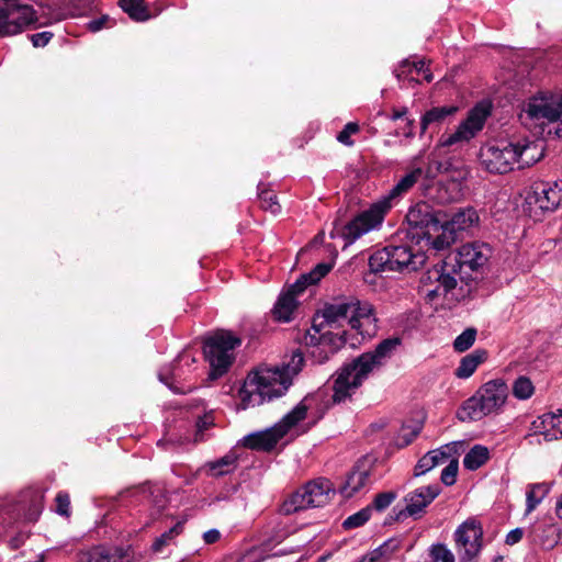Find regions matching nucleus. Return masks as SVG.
I'll use <instances>...</instances> for the list:
<instances>
[{"label":"nucleus","instance_id":"17","mask_svg":"<svg viewBox=\"0 0 562 562\" xmlns=\"http://www.w3.org/2000/svg\"><path fill=\"white\" fill-rule=\"evenodd\" d=\"M562 202V189L557 182L535 183L526 198L530 209H538L541 212H552Z\"/></svg>","mask_w":562,"mask_h":562},{"label":"nucleus","instance_id":"14","mask_svg":"<svg viewBox=\"0 0 562 562\" xmlns=\"http://www.w3.org/2000/svg\"><path fill=\"white\" fill-rule=\"evenodd\" d=\"M482 537V528L474 520H467L457 528L454 541L461 562H469L480 553Z\"/></svg>","mask_w":562,"mask_h":562},{"label":"nucleus","instance_id":"21","mask_svg":"<svg viewBox=\"0 0 562 562\" xmlns=\"http://www.w3.org/2000/svg\"><path fill=\"white\" fill-rule=\"evenodd\" d=\"M517 168H526L535 165L543 157V147L537 142H519L515 144Z\"/></svg>","mask_w":562,"mask_h":562},{"label":"nucleus","instance_id":"8","mask_svg":"<svg viewBox=\"0 0 562 562\" xmlns=\"http://www.w3.org/2000/svg\"><path fill=\"white\" fill-rule=\"evenodd\" d=\"M335 495V488L327 479L313 480L292 495H290L281 506V513L292 515L307 508L323 507L329 503Z\"/></svg>","mask_w":562,"mask_h":562},{"label":"nucleus","instance_id":"55","mask_svg":"<svg viewBox=\"0 0 562 562\" xmlns=\"http://www.w3.org/2000/svg\"><path fill=\"white\" fill-rule=\"evenodd\" d=\"M381 552L380 550H374L361 558L359 562H380Z\"/></svg>","mask_w":562,"mask_h":562},{"label":"nucleus","instance_id":"43","mask_svg":"<svg viewBox=\"0 0 562 562\" xmlns=\"http://www.w3.org/2000/svg\"><path fill=\"white\" fill-rule=\"evenodd\" d=\"M459 464L456 459H451L449 464L441 472V482L450 486L456 483Z\"/></svg>","mask_w":562,"mask_h":562},{"label":"nucleus","instance_id":"59","mask_svg":"<svg viewBox=\"0 0 562 562\" xmlns=\"http://www.w3.org/2000/svg\"><path fill=\"white\" fill-rule=\"evenodd\" d=\"M405 114H406V109L394 111V113L392 115V119L393 120H398V119L403 117Z\"/></svg>","mask_w":562,"mask_h":562},{"label":"nucleus","instance_id":"3","mask_svg":"<svg viewBox=\"0 0 562 562\" xmlns=\"http://www.w3.org/2000/svg\"><path fill=\"white\" fill-rule=\"evenodd\" d=\"M304 357L300 350L282 367L259 368L249 373L238 392V407L247 409L281 397L292 384V379L303 368Z\"/></svg>","mask_w":562,"mask_h":562},{"label":"nucleus","instance_id":"38","mask_svg":"<svg viewBox=\"0 0 562 562\" xmlns=\"http://www.w3.org/2000/svg\"><path fill=\"white\" fill-rule=\"evenodd\" d=\"M371 512L372 509L370 507H367L349 516L342 524L344 528L352 529L364 525L370 519Z\"/></svg>","mask_w":562,"mask_h":562},{"label":"nucleus","instance_id":"56","mask_svg":"<svg viewBox=\"0 0 562 562\" xmlns=\"http://www.w3.org/2000/svg\"><path fill=\"white\" fill-rule=\"evenodd\" d=\"M0 5L8 7V11H7L5 15L2 18V20L8 18V15L10 14V12L12 10H15V9L19 8V4H18L16 0H0Z\"/></svg>","mask_w":562,"mask_h":562},{"label":"nucleus","instance_id":"1","mask_svg":"<svg viewBox=\"0 0 562 562\" xmlns=\"http://www.w3.org/2000/svg\"><path fill=\"white\" fill-rule=\"evenodd\" d=\"M374 308L367 301L356 299L338 301L324 306L322 314L314 318L312 330L305 338L306 345H314L311 351L316 361L323 362L348 342L345 324L364 337L375 335L378 325Z\"/></svg>","mask_w":562,"mask_h":562},{"label":"nucleus","instance_id":"32","mask_svg":"<svg viewBox=\"0 0 562 562\" xmlns=\"http://www.w3.org/2000/svg\"><path fill=\"white\" fill-rule=\"evenodd\" d=\"M120 5L135 21L143 22L149 19L144 0H120Z\"/></svg>","mask_w":562,"mask_h":562},{"label":"nucleus","instance_id":"37","mask_svg":"<svg viewBox=\"0 0 562 562\" xmlns=\"http://www.w3.org/2000/svg\"><path fill=\"white\" fill-rule=\"evenodd\" d=\"M475 338L476 330L468 328L454 339L453 347L457 351L463 352L473 346Z\"/></svg>","mask_w":562,"mask_h":562},{"label":"nucleus","instance_id":"48","mask_svg":"<svg viewBox=\"0 0 562 562\" xmlns=\"http://www.w3.org/2000/svg\"><path fill=\"white\" fill-rule=\"evenodd\" d=\"M434 468H435V463L427 452L423 458L419 459V461L415 468V475H417V476L423 475Z\"/></svg>","mask_w":562,"mask_h":562},{"label":"nucleus","instance_id":"11","mask_svg":"<svg viewBox=\"0 0 562 562\" xmlns=\"http://www.w3.org/2000/svg\"><path fill=\"white\" fill-rule=\"evenodd\" d=\"M520 117L539 125L558 121L562 123V95L540 93L530 98L525 103Z\"/></svg>","mask_w":562,"mask_h":562},{"label":"nucleus","instance_id":"49","mask_svg":"<svg viewBox=\"0 0 562 562\" xmlns=\"http://www.w3.org/2000/svg\"><path fill=\"white\" fill-rule=\"evenodd\" d=\"M52 37L53 34L50 32H40L31 35V42L34 47H44Z\"/></svg>","mask_w":562,"mask_h":562},{"label":"nucleus","instance_id":"4","mask_svg":"<svg viewBox=\"0 0 562 562\" xmlns=\"http://www.w3.org/2000/svg\"><path fill=\"white\" fill-rule=\"evenodd\" d=\"M400 345L398 338L384 339L374 350L364 352L345 364L334 380L331 402L340 404L350 400L363 382L391 359Z\"/></svg>","mask_w":562,"mask_h":562},{"label":"nucleus","instance_id":"10","mask_svg":"<svg viewBox=\"0 0 562 562\" xmlns=\"http://www.w3.org/2000/svg\"><path fill=\"white\" fill-rule=\"evenodd\" d=\"M490 113V103L481 102L476 104L454 132L443 133L440 136L438 145L440 147H451L469 142L483 128Z\"/></svg>","mask_w":562,"mask_h":562},{"label":"nucleus","instance_id":"26","mask_svg":"<svg viewBox=\"0 0 562 562\" xmlns=\"http://www.w3.org/2000/svg\"><path fill=\"white\" fill-rule=\"evenodd\" d=\"M550 493V485L548 483H532L527 486L526 491V512L525 515L531 514L538 505Z\"/></svg>","mask_w":562,"mask_h":562},{"label":"nucleus","instance_id":"63","mask_svg":"<svg viewBox=\"0 0 562 562\" xmlns=\"http://www.w3.org/2000/svg\"><path fill=\"white\" fill-rule=\"evenodd\" d=\"M206 427V423L205 422H199L198 423V428L199 429H202V428H205Z\"/></svg>","mask_w":562,"mask_h":562},{"label":"nucleus","instance_id":"12","mask_svg":"<svg viewBox=\"0 0 562 562\" xmlns=\"http://www.w3.org/2000/svg\"><path fill=\"white\" fill-rule=\"evenodd\" d=\"M515 143L499 140L481 148L482 166L490 172L506 173L517 167Z\"/></svg>","mask_w":562,"mask_h":562},{"label":"nucleus","instance_id":"58","mask_svg":"<svg viewBox=\"0 0 562 562\" xmlns=\"http://www.w3.org/2000/svg\"><path fill=\"white\" fill-rule=\"evenodd\" d=\"M555 515L560 520H562V495L557 501Z\"/></svg>","mask_w":562,"mask_h":562},{"label":"nucleus","instance_id":"46","mask_svg":"<svg viewBox=\"0 0 562 562\" xmlns=\"http://www.w3.org/2000/svg\"><path fill=\"white\" fill-rule=\"evenodd\" d=\"M396 495L393 492L380 493L373 501V506L376 510H383L387 508L395 499Z\"/></svg>","mask_w":562,"mask_h":562},{"label":"nucleus","instance_id":"34","mask_svg":"<svg viewBox=\"0 0 562 562\" xmlns=\"http://www.w3.org/2000/svg\"><path fill=\"white\" fill-rule=\"evenodd\" d=\"M423 425L420 422H409L404 424L397 435L396 445L405 447L409 445L420 432Z\"/></svg>","mask_w":562,"mask_h":562},{"label":"nucleus","instance_id":"33","mask_svg":"<svg viewBox=\"0 0 562 562\" xmlns=\"http://www.w3.org/2000/svg\"><path fill=\"white\" fill-rule=\"evenodd\" d=\"M236 457L234 454H226L217 461L209 464L210 474L212 476H222L233 472L236 468Z\"/></svg>","mask_w":562,"mask_h":562},{"label":"nucleus","instance_id":"57","mask_svg":"<svg viewBox=\"0 0 562 562\" xmlns=\"http://www.w3.org/2000/svg\"><path fill=\"white\" fill-rule=\"evenodd\" d=\"M13 508V505H10L5 502H0V515H2V513H5L11 516Z\"/></svg>","mask_w":562,"mask_h":562},{"label":"nucleus","instance_id":"30","mask_svg":"<svg viewBox=\"0 0 562 562\" xmlns=\"http://www.w3.org/2000/svg\"><path fill=\"white\" fill-rule=\"evenodd\" d=\"M490 458V451L486 447L475 445L464 456L463 465L465 469L474 471L481 468Z\"/></svg>","mask_w":562,"mask_h":562},{"label":"nucleus","instance_id":"60","mask_svg":"<svg viewBox=\"0 0 562 562\" xmlns=\"http://www.w3.org/2000/svg\"><path fill=\"white\" fill-rule=\"evenodd\" d=\"M408 125V130L404 133V135L408 138L413 137L414 136V132H413V121H408L407 123Z\"/></svg>","mask_w":562,"mask_h":562},{"label":"nucleus","instance_id":"45","mask_svg":"<svg viewBox=\"0 0 562 562\" xmlns=\"http://www.w3.org/2000/svg\"><path fill=\"white\" fill-rule=\"evenodd\" d=\"M358 131H359L358 124L350 122V123L346 124L344 130L337 135V140L344 145L351 146V145H353L351 135L356 134Z\"/></svg>","mask_w":562,"mask_h":562},{"label":"nucleus","instance_id":"40","mask_svg":"<svg viewBox=\"0 0 562 562\" xmlns=\"http://www.w3.org/2000/svg\"><path fill=\"white\" fill-rule=\"evenodd\" d=\"M439 228L442 229V233L440 235L436 236L431 240V245L436 250H443V249L448 248L454 241V236H453V232H449V229H445L443 220L441 221V224H439Z\"/></svg>","mask_w":562,"mask_h":562},{"label":"nucleus","instance_id":"28","mask_svg":"<svg viewBox=\"0 0 562 562\" xmlns=\"http://www.w3.org/2000/svg\"><path fill=\"white\" fill-rule=\"evenodd\" d=\"M457 187L458 184L456 182L449 184L438 182L436 188H426V194L437 203L446 204L456 200L458 195Z\"/></svg>","mask_w":562,"mask_h":562},{"label":"nucleus","instance_id":"27","mask_svg":"<svg viewBox=\"0 0 562 562\" xmlns=\"http://www.w3.org/2000/svg\"><path fill=\"white\" fill-rule=\"evenodd\" d=\"M456 111V106H437L430 109L422 117L420 133L424 134L431 125H438L442 123L446 117L452 115Z\"/></svg>","mask_w":562,"mask_h":562},{"label":"nucleus","instance_id":"5","mask_svg":"<svg viewBox=\"0 0 562 562\" xmlns=\"http://www.w3.org/2000/svg\"><path fill=\"white\" fill-rule=\"evenodd\" d=\"M508 395L509 389L504 380H490L462 404L458 417L462 422H476L488 415L499 414Z\"/></svg>","mask_w":562,"mask_h":562},{"label":"nucleus","instance_id":"20","mask_svg":"<svg viewBox=\"0 0 562 562\" xmlns=\"http://www.w3.org/2000/svg\"><path fill=\"white\" fill-rule=\"evenodd\" d=\"M369 480L370 469L368 464L366 462L357 463L340 486V494L346 498L352 497L368 485Z\"/></svg>","mask_w":562,"mask_h":562},{"label":"nucleus","instance_id":"61","mask_svg":"<svg viewBox=\"0 0 562 562\" xmlns=\"http://www.w3.org/2000/svg\"><path fill=\"white\" fill-rule=\"evenodd\" d=\"M7 11H8V7L0 5V22L2 21V18L5 15Z\"/></svg>","mask_w":562,"mask_h":562},{"label":"nucleus","instance_id":"31","mask_svg":"<svg viewBox=\"0 0 562 562\" xmlns=\"http://www.w3.org/2000/svg\"><path fill=\"white\" fill-rule=\"evenodd\" d=\"M329 265L318 263L310 273L303 274L293 284V289H297V291H304L306 286L318 282L323 277H325L329 272Z\"/></svg>","mask_w":562,"mask_h":562},{"label":"nucleus","instance_id":"6","mask_svg":"<svg viewBox=\"0 0 562 562\" xmlns=\"http://www.w3.org/2000/svg\"><path fill=\"white\" fill-rule=\"evenodd\" d=\"M426 262V255L409 245H389L375 251L369 259L370 269L380 271H413Z\"/></svg>","mask_w":562,"mask_h":562},{"label":"nucleus","instance_id":"62","mask_svg":"<svg viewBox=\"0 0 562 562\" xmlns=\"http://www.w3.org/2000/svg\"><path fill=\"white\" fill-rule=\"evenodd\" d=\"M38 514H40L38 508H35V509H34V512H33V513L31 514V516L29 517V519H31V520H35V519L37 518Z\"/></svg>","mask_w":562,"mask_h":562},{"label":"nucleus","instance_id":"47","mask_svg":"<svg viewBox=\"0 0 562 562\" xmlns=\"http://www.w3.org/2000/svg\"><path fill=\"white\" fill-rule=\"evenodd\" d=\"M56 512L63 516H69L70 499L69 495L64 492H59L56 496Z\"/></svg>","mask_w":562,"mask_h":562},{"label":"nucleus","instance_id":"7","mask_svg":"<svg viewBox=\"0 0 562 562\" xmlns=\"http://www.w3.org/2000/svg\"><path fill=\"white\" fill-rule=\"evenodd\" d=\"M240 339L227 330H218L204 342V356L210 364V378L217 379L227 372L235 359Z\"/></svg>","mask_w":562,"mask_h":562},{"label":"nucleus","instance_id":"41","mask_svg":"<svg viewBox=\"0 0 562 562\" xmlns=\"http://www.w3.org/2000/svg\"><path fill=\"white\" fill-rule=\"evenodd\" d=\"M430 555L435 562H454V555L447 546L437 543L431 546Z\"/></svg>","mask_w":562,"mask_h":562},{"label":"nucleus","instance_id":"16","mask_svg":"<svg viewBox=\"0 0 562 562\" xmlns=\"http://www.w3.org/2000/svg\"><path fill=\"white\" fill-rule=\"evenodd\" d=\"M491 252V248L484 243L474 241L462 245L454 256L460 274L479 271L487 262Z\"/></svg>","mask_w":562,"mask_h":562},{"label":"nucleus","instance_id":"19","mask_svg":"<svg viewBox=\"0 0 562 562\" xmlns=\"http://www.w3.org/2000/svg\"><path fill=\"white\" fill-rule=\"evenodd\" d=\"M440 486L438 484L420 486L405 496L406 507L400 512V517H416L419 516L424 509L440 494Z\"/></svg>","mask_w":562,"mask_h":562},{"label":"nucleus","instance_id":"24","mask_svg":"<svg viewBox=\"0 0 562 562\" xmlns=\"http://www.w3.org/2000/svg\"><path fill=\"white\" fill-rule=\"evenodd\" d=\"M302 291H297V289H293V284L290 289L282 293L273 308V314L278 321L289 322L291 316L296 307L295 296Z\"/></svg>","mask_w":562,"mask_h":562},{"label":"nucleus","instance_id":"64","mask_svg":"<svg viewBox=\"0 0 562 562\" xmlns=\"http://www.w3.org/2000/svg\"><path fill=\"white\" fill-rule=\"evenodd\" d=\"M159 380L167 384V380L165 379V376L161 372L159 373Z\"/></svg>","mask_w":562,"mask_h":562},{"label":"nucleus","instance_id":"42","mask_svg":"<svg viewBox=\"0 0 562 562\" xmlns=\"http://www.w3.org/2000/svg\"><path fill=\"white\" fill-rule=\"evenodd\" d=\"M144 492H148L150 497L153 498L150 503L154 505L157 513H160L166 505V496L162 493L161 488L158 486H146L143 487Z\"/></svg>","mask_w":562,"mask_h":562},{"label":"nucleus","instance_id":"44","mask_svg":"<svg viewBox=\"0 0 562 562\" xmlns=\"http://www.w3.org/2000/svg\"><path fill=\"white\" fill-rule=\"evenodd\" d=\"M451 451H452L451 447L443 446L441 448L429 451L428 454L431 458V460L434 461L435 467H437V465L443 464L448 460H450Z\"/></svg>","mask_w":562,"mask_h":562},{"label":"nucleus","instance_id":"35","mask_svg":"<svg viewBox=\"0 0 562 562\" xmlns=\"http://www.w3.org/2000/svg\"><path fill=\"white\" fill-rule=\"evenodd\" d=\"M535 387L530 379L519 376L513 384V394L519 400H527L533 394Z\"/></svg>","mask_w":562,"mask_h":562},{"label":"nucleus","instance_id":"52","mask_svg":"<svg viewBox=\"0 0 562 562\" xmlns=\"http://www.w3.org/2000/svg\"><path fill=\"white\" fill-rule=\"evenodd\" d=\"M524 536V530L521 528H515L510 530L506 536V544L514 546L518 543Z\"/></svg>","mask_w":562,"mask_h":562},{"label":"nucleus","instance_id":"54","mask_svg":"<svg viewBox=\"0 0 562 562\" xmlns=\"http://www.w3.org/2000/svg\"><path fill=\"white\" fill-rule=\"evenodd\" d=\"M178 362L181 364L183 363L187 367H190L192 363L195 362V358L190 352H182L178 357Z\"/></svg>","mask_w":562,"mask_h":562},{"label":"nucleus","instance_id":"15","mask_svg":"<svg viewBox=\"0 0 562 562\" xmlns=\"http://www.w3.org/2000/svg\"><path fill=\"white\" fill-rule=\"evenodd\" d=\"M440 168V164L435 161L429 164L427 169H423L422 167H413L405 175L398 178L393 188L387 192V194L381 196L380 199L384 202H387L390 205V210L404 196L406 195L423 178L430 179L435 177L434 169L438 170Z\"/></svg>","mask_w":562,"mask_h":562},{"label":"nucleus","instance_id":"50","mask_svg":"<svg viewBox=\"0 0 562 562\" xmlns=\"http://www.w3.org/2000/svg\"><path fill=\"white\" fill-rule=\"evenodd\" d=\"M552 419V427L554 428V434H544V438L547 440H552V439H558V436L557 434L560 435V437L562 438V411L560 412V414L558 416H552L551 417Z\"/></svg>","mask_w":562,"mask_h":562},{"label":"nucleus","instance_id":"22","mask_svg":"<svg viewBox=\"0 0 562 562\" xmlns=\"http://www.w3.org/2000/svg\"><path fill=\"white\" fill-rule=\"evenodd\" d=\"M445 229L449 232L465 231L479 222V215L475 210L471 207L460 209L454 212L451 217L443 218Z\"/></svg>","mask_w":562,"mask_h":562},{"label":"nucleus","instance_id":"36","mask_svg":"<svg viewBox=\"0 0 562 562\" xmlns=\"http://www.w3.org/2000/svg\"><path fill=\"white\" fill-rule=\"evenodd\" d=\"M182 531V524L177 522L168 531L164 532L153 543V550L155 552H161L165 546H168L178 535Z\"/></svg>","mask_w":562,"mask_h":562},{"label":"nucleus","instance_id":"18","mask_svg":"<svg viewBox=\"0 0 562 562\" xmlns=\"http://www.w3.org/2000/svg\"><path fill=\"white\" fill-rule=\"evenodd\" d=\"M442 220L441 213L435 211L426 202L413 205L406 214V222L409 227L422 229V234L427 237V240L430 239L431 232L439 231V224H441Z\"/></svg>","mask_w":562,"mask_h":562},{"label":"nucleus","instance_id":"9","mask_svg":"<svg viewBox=\"0 0 562 562\" xmlns=\"http://www.w3.org/2000/svg\"><path fill=\"white\" fill-rule=\"evenodd\" d=\"M390 211L389 203L379 199L368 209L359 212L342 228L341 236L346 240V244H352L363 235L379 231Z\"/></svg>","mask_w":562,"mask_h":562},{"label":"nucleus","instance_id":"23","mask_svg":"<svg viewBox=\"0 0 562 562\" xmlns=\"http://www.w3.org/2000/svg\"><path fill=\"white\" fill-rule=\"evenodd\" d=\"M414 74L423 76L427 82L432 80V75L426 67V63L423 59L418 61H409L407 59L403 60L400 68L395 70V76L400 81H418V79L413 76Z\"/></svg>","mask_w":562,"mask_h":562},{"label":"nucleus","instance_id":"39","mask_svg":"<svg viewBox=\"0 0 562 562\" xmlns=\"http://www.w3.org/2000/svg\"><path fill=\"white\" fill-rule=\"evenodd\" d=\"M260 205L265 211H269L272 214H278L281 211V206L278 202L277 195L270 191L266 190L259 194Z\"/></svg>","mask_w":562,"mask_h":562},{"label":"nucleus","instance_id":"2","mask_svg":"<svg viewBox=\"0 0 562 562\" xmlns=\"http://www.w3.org/2000/svg\"><path fill=\"white\" fill-rule=\"evenodd\" d=\"M327 407L323 393L307 395L279 423L245 436L241 443L249 449L269 451L284 437H295L305 432L324 416Z\"/></svg>","mask_w":562,"mask_h":562},{"label":"nucleus","instance_id":"13","mask_svg":"<svg viewBox=\"0 0 562 562\" xmlns=\"http://www.w3.org/2000/svg\"><path fill=\"white\" fill-rule=\"evenodd\" d=\"M457 270L453 263L443 261L441 265H436L432 269L427 271L424 279V285L427 286L426 295L429 300L436 297H447L449 293L457 286Z\"/></svg>","mask_w":562,"mask_h":562},{"label":"nucleus","instance_id":"51","mask_svg":"<svg viewBox=\"0 0 562 562\" xmlns=\"http://www.w3.org/2000/svg\"><path fill=\"white\" fill-rule=\"evenodd\" d=\"M110 19L108 16H101L99 19H94L88 23V30L91 32H99L102 29L108 26Z\"/></svg>","mask_w":562,"mask_h":562},{"label":"nucleus","instance_id":"53","mask_svg":"<svg viewBox=\"0 0 562 562\" xmlns=\"http://www.w3.org/2000/svg\"><path fill=\"white\" fill-rule=\"evenodd\" d=\"M220 538L221 532L217 529H210L203 533V540L207 544L217 542Z\"/></svg>","mask_w":562,"mask_h":562},{"label":"nucleus","instance_id":"29","mask_svg":"<svg viewBox=\"0 0 562 562\" xmlns=\"http://www.w3.org/2000/svg\"><path fill=\"white\" fill-rule=\"evenodd\" d=\"M115 557L110 549L103 546H95L81 550L77 554L76 562H114Z\"/></svg>","mask_w":562,"mask_h":562},{"label":"nucleus","instance_id":"25","mask_svg":"<svg viewBox=\"0 0 562 562\" xmlns=\"http://www.w3.org/2000/svg\"><path fill=\"white\" fill-rule=\"evenodd\" d=\"M487 359V352L483 349H475L471 353L464 356L454 371V375L459 379L470 378L477 367Z\"/></svg>","mask_w":562,"mask_h":562}]
</instances>
